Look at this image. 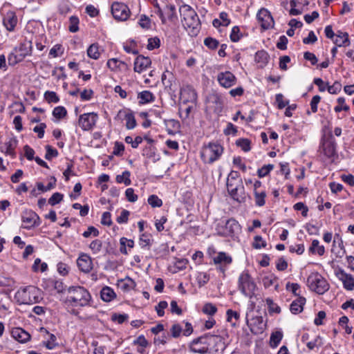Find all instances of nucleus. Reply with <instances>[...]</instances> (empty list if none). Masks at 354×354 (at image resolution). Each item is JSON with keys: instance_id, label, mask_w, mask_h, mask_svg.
<instances>
[{"instance_id": "1", "label": "nucleus", "mask_w": 354, "mask_h": 354, "mask_svg": "<svg viewBox=\"0 0 354 354\" xmlns=\"http://www.w3.org/2000/svg\"><path fill=\"white\" fill-rule=\"evenodd\" d=\"M180 21L188 34L192 36H196L201 30V21L193 8L189 5L183 4L179 8Z\"/></svg>"}, {"instance_id": "2", "label": "nucleus", "mask_w": 354, "mask_h": 354, "mask_svg": "<svg viewBox=\"0 0 354 354\" xmlns=\"http://www.w3.org/2000/svg\"><path fill=\"white\" fill-rule=\"evenodd\" d=\"M91 296L82 286H70L66 290V304L73 307H84L89 305Z\"/></svg>"}, {"instance_id": "3", "label": "nucleus", "mask_w": 354, "mask_h": 354, "mask_svg": "<svg viewBox=\"0 0 354 354\" xmlns=\"http://www.w3.org/2000/svg\"><path fill=\"white\" fill-rule=\"evenodd\" d=\"M218 342H222V338L220 336L206 335L194 339L190 343L189 349L195 353L206 354L209 352V344Z\"/></svg>"}, {"instance_id": "4", "label": "nucleus", "mask_w": 354, "mask_h": 354, "mask_svg": "<svg viewBox=\"0 0 354 354\" xmlns=\"http://www.w3.org/2000/svg\"><path fill=\"white\" fill-rule=\"evenodd\" d=\"M15 297L21 304H34L39 302L41 299V291L35 286H29L19 290Z\"/></svg>"}, {"instance_id": "5", "label": "nucleus", "mask_w": 354, "mask_h": 354, "mask_svg": "<svg viewBox=\"0 0 354 354\" xmlns=\"http://www.w3.org/2000/svg\"><path fill=\"white\" fill-rule=\"evenodd\" d=\"M223 151V149L221 145L209 142L203 147L201 156L205 163L212 164L221 157Z\"/></svg>"}, {"instance_id": "6", "label": "nucleus", "mask_w": 354, "mask_h": 354, "mask_svg": "<svg viewBox=\"0 0 354 354\" xmlns=\"http://www.w3.org/2000/svg\"><path fill=\"white\" fill-rule=\"evenodd\" d=\"M307 284L311 290L319 295L326 292L330 287L326 279L318 272H313L308 276Z\"/></svg>"}, {"instance_id": "7", "label": "nucleus", "mask_w": 354, "mask_h": 354, "mask_svg": "<svg viewBox=\"0 0 354 354\" xmlns=\"http://www.w3.org/2000/svg\"><path fill=\"white\" fill-rule=\"evenodd\" d=\"M238 288L243 295L252 299L254 296L257 286L248 272L244 271L239 277Z\"/></svg>"}, {"instance_id": "8", "label": "nucleus", "mask_w": 354, "mask_h": 354, "mask_svg": "<svg viewBox=\"0 0 354 354\" xmlns=\"http://www.w3.org/2000/svg\"><path fill=\"white\" fill-rule=\"evenodd\" d=\"M216 231L222 236L233 237L240 232L241 226L235 219L230 218L225 223H218Z\"/></svg>"}, {"instance_id": "9", "label": "nucleus", "mask_w": 354, "mask_h": 354, "mask_svg": "<svg viewBox=\"0 0 354 354\" xmlns=\"http://www.w3.org/2000/svg\"><path fill=\"white\" fill-rule=\"evenodd\" d=\"M111 13L115 20L124 21L130 16V10L124 3L115 1L111 5Z\"/></svg>"}, {"instance_id": "10", "label": "nucleus", "mask_w": 354, "mask_h": 354, "mask_svg": "<svg viewBox=\"0 0 354 354\" xmlns=\"http://www.w3.org/2000/svg\"><path fill=\"white\" fill-rule=\"evenodd\" d=\"M227 189L230 196L239 203H243L246 200V194L242 182L238 183H230L227 185Z\"/></svg>"}, {"instance_id": "11", "label": "nucleus", "mask_w": 354, "mask_h": 354, "mask_svg": "<svg viewBox=\"0 0 354 354\" xmlns=\"http://www.w3.org/2000/svg\"><path fill=\"white\" fill-rule=\"evenodd\" d=\"M98 115L94 112L84 113L80 115L78 124L83 131H91L95 127Z\"/></svg>"}, {"instance_id": "12", "label": "nucleus", "mask_w": 354, "mask_h": 354, "mask_svg": "<svg viewBox=\"0 0 354 354\" xmlns=\"http://www.w3.org/2000/svg\"><path fill=\"white\" fill-rule=\"evenodd\" d=\"M245 319L246 324L252 333L259 334L263 332L265 324L262 316H254L252 314L250 315L249 313H247Z\"/></svg>"}, {"instance_id": "13", "label": "nucleus", "mask_w": 354, "mask_h": 354, "mask_svg": "<svg viewBox=\"0 0 354 354\" xmlns=\"http://www.w3.org/2000/svg\"><path fill=\"white\" fill-rule=\"evenodd\" d=\"M21 220L24 227L30 229L40 224L39 216L30 209L24 210L21 214Z\"/></svg>"}, {"instance_id": "14", "label": "nucleus", "mask_w": 354, "mask_h": 354, "mask_svg": "<svg viewBox=\"0 0 354 354\" xmlns=\"http://www.w3.org/2000/svg\"><path fill=\"white\" fill-rule=\"evenodd\" d=\"M257 17L261 24V26L264 30L269 29L274 26V19L270 12L266 8H261L259 10Z\"/></svg>"}, {"instance_id": "15", "label": "nucleus", "mask_w": 354, "mask_h": 354, "mask_svg": "<svg viewBox=\"0 0 354 354\" xmlns=\"http://www.w3.org/2000/svg\"><path fill=\"white\" fill-rule=\"evenodd\" d=\"M335 276L342 282L346 290H354V278L351 274H347L342 269H339L335 271Z\"/></svg>"}, {"instance_id": "16", "label": "nucleus", "mask_w": 354, "mask_h": 354, "mask_svg": "<svg viewBox=\"0 0 354 354\" xmlns=\"http://www.w3.org/2000/svg\"><path fill=\"white\" fill-rule=\"evenodd\" d=\"M217 80L220 85L224 88H230L236 82V77L230 71L219 73L217 75Z\"/></svg>"}, {"instance_id": "17", "label": "nucleus", "mask_w": 354, "mask_h": 354, "mask_svg": "<svg viewBox=\"0 0 354 354\" xmlns=\"http://www.w3.org/2000/svg\"><path fill=\"white\" fill-rule=\"evenodd\" d=\"M180 98L183 103H194L197 100L195 90L190 86H186L181 88Z\"/></svg>"}, {"instance_id": "18", "label": "nucleus", "mask_w": 354, "mask_h": 354, "mask_svg": "<svg viewBox=\"0 0 354 354\" xmlns=\"http://www.w3.org/2000/svg\"><path fill=\"white\" fill-rule=\"evenodd\" d=\"M151 64V61L149 57L138 55L135 59L133 70L135 72L140 73L145 71Z\"/></svg>"}, {"instance_id": "19", "label": "nucleus", "mask_w": 354, "mask_h": 354, "mask_svg": "<svg viewBox=\"0 0 354 354\" xmlns=\"http://www.w3.org/2000/svg\"><path fill=\"white\" fill-rule=\"evenodd\" d=\"M80 270L85 273L89 272L93 268L91 259L86 254L81 255L77 260Z\"/></svg>"}, {"instance_id": "20", "label": "nucleus", "mask_w": 354, "mask_h": 354, "mask_svg": "<svg viewBox=\"0 0 354 354\" xmlns=\"http://www.w3.org/2000/svg\"><path fill=\"white\" fill-rule=\"evenodd\" d=\"M12 337L21 343H25L30 338L28 333L25 331L21 328H15L11 332Z\"/></svg>"}, {"instance_id": "21", "label": "nucleus", "mask_w": 354, "mask_h": 354, "mask_svg": "<svg viewBox=\"0 0 354 354\" xmlns=\"http://www.w3.org/2000/svg\"><path fill=\"white\" fill-rule=\"evenodd\" d=\"M335 36L336 38L333 39V43L337 46H348L351 44L348 34L347 32L339 30L336 33Z\"/></svg>"}, {"instance_id": "22", "label": "nucleus", "mask_w": 354, "mask_h": 354, "mask_svg": "<svg viewBox=\"0 0 354 354\" xmlns=\"http://www.w3.org/2000/svg\"><path fill=\"white\" fill-rule=\"evenodd\" d=\"M3 25L8 31H12L17 24V18L12 12H8L3 18Z\"/></svg>"}, {"instance_id": "23", "label": "nucleus", "mask_w": 354, "mask_h": 354, "mask_svg": "<svg viewBox=\"0 0 354 354\" xmlns=\"http://www.w3.org/2000/svg\"><path fill=\"white\" fill-rule=\"evenodd\" d=\"M336 144L333 140H327L323 143L322 150L324 154L328 158H332L335 154Z\"/></svg>"}, {"instance_id": "24", "label": "nucleus", "mask_w": 354, "mask_h": 354, "mask_svg": "<svg viewBox=\"0 0 354 354\" xmlns=\"http://www.w3.org/2000/svg\"><path fill=\"white\" fill-rule=\"evenodd\" d=\"M306 303V299L303 297H299L297 299L293 301L290 306V310L293 314H298L303 310L304 305Z\"/></svg>"}, {"instance_id": "25", "label": "nucleus", "mask_w": 354, "mask_h": 354, "mask_svg": "<svg viewBox=\"0 0 354 354\" xmlns=\"http://www.w3.org/2000/svg\"><path fill=\"white\" fill-rule=\"evenodd\" d=\"M100 296L103 301L109 302L112 301L116 295L112 288L108 286H105L102 289L100 292Z\"/></svg>"}, {"instance_id": "26", "label": "nucleus", "mask_w": 354, "mask_h": 354, "mask_svg": "<svg viewBox=\"0 0 354 354\" xmlns=\"http://www.w3.org/2000/svg\"><path fill=\"white\" fill-rule=\"evenodd\" d=\"M213 261L215 264L229 265L232 263V258L225 252H219Z\"/></svg>"}, {"instance_id": "27", "label": "nucleus", "mask_w": 354, "mask_h": 354, "mask_svg": "<svg viewBox=\"0 0 354 354\" xmlns=\"http://www.w3.org/2000/svg\"><path fill=\"white\" fill-rule=\"evenodd\" d=\"M17 145V140L15 138L10 139L8 142H6L4 144L5 146V153L7 155L15 157V149L16 148Z\"/></svg>"}, {"instance_id": "28", "label": "nucleus", "mask_w": 354, "mask_h": 354, "mask_svg": "<svg viewBox=\"0 0 354 354\" xmlns=\"http://www.w3.org/2000/svg\"><path fill=\"white\" fill-rule=\"evenodd\" d=\"M309 251L313 254L317 253L319 256H322L325 252V249L324 245H319V241L318 240L315 239L312 241V244L309 248Z\"/></svg>"}, {"instance_id": "29", "label": "nucleus", "mask_w": 354, "mask_h": 354, "mask_svg": "<svg viewBox=\"0 0 354 354\" xmlns=\"http://www.w3.org/2000/svg\"><path fill=\"white\" fill-rule=\"evenodd\" d=\"M269 59L268 53L264 50L258 51L255 55V60L257 63L260 64L261 66L266 64Z\"/></svg>"}, {"instance_id": "30", "label": "nucleus", "mask_w": 354, "mask_h": 354, "mask_svg": "<svg viewBox=\"0 0 354 354\" xmlns=\"http://www.w3.org/2000/svg\"><path fill=\"white\" fill-rule=\"evenodd\" d=\"M138 98H140V102L145 104L153 102L154 100V96L152 93L149 91H144L138 94Z\"/></svg>"}, {"instance_id": "31", "label": "nucleus", "mask_w": 354, "mask_h": 354, "mask_svg": "<svg viewBox=\"0 0 354 354\" xmlns=\"http://www.w3.org/2000/svg\"><path fill=\"white\" fill-rule=\"evenodd\" d=\"M87 55L90 58L97 59L100 55L98 45L97 44H91L87 49Z\"/></svg>"}, {"instance_id": "32", "label": "nucleus", "mask_w": 354, "mask_h": 354, "mask_svg": "<svg viewBox=\"0 0 354 354\" xmlns=\"http://www.w3.org/2000/svg\"><path fill=\"white\" fill-rule=\"evenodd\" d=\"M130 176L131 174L129 171H124L121 175H118L116 176V181L118 183H123L127 186L129 185L131 183Z\"/></svg>"}, {"instance_id": "33", "label": "nucleus", "mask_w": 354, "mask_h": 354, "mask_svg": "<svg viewBox=\"0 0 354 354\" xmlns=\"http://www.w3.org/2000/svg\"><path fill=\"white\" fill-rule=\"evenodd\" d=\"M254 195L255 203L257 206L261 207L265 205V198L266 196V193L265 191L254 192Z\"/></svg>"}, {"instance_id": "34", "label": "nucleus", "mask_w": 354, "mask_h": 354, "mask_svg": "<svg viewBox=\"0 0 354 354\" xmlns=\"http://www.w3.org/2000/svg\"><path fill=\"white\" fill-rule=\"evenodd\" d=\"M266 304L268 305V311L270 314L272 313H280L281 308L275 304L273 300L270 298H267L266 299Z\"/></svg>"}, {"instance_id": "35", "label": "nucleus", "mask_w": 354, "mask_h": 354, "mask_svg": "<svg viewBox=\"0 0 354 354\" xmlns=\"http://www.w3.org/2000/svg\"><path fill=\"white\" fill-rule=\"evenodd\" d=\"M277 278L272 275L266 276L263 278V283L266 288L270 287L271 286L275 285L277 287Z\"/></svg>"}, {"instance_id": "36", "label": "nucleus", "mask_w": 354, "mask_h": 354, "mask_svg": "<svg viewBox=\"0 0 354 354\" xmlns=\"http://www.w3.org/2000/svg\"><path fill=\"white\" fill-rule=\"evenodd\" d=\"M70 25L68 26V30L71 32H76L79 30V19L76 16H71L69 19Z\"/></svg>"}, {"instance_id": "37", "label": "nucleus", "mask_w": 354, "mask_h": 354, "mask_svg": "<svg viewBox=\"0 0 354 354\" xmlns=\"http://www.w3.org/2000/svg\"><path fill=\"white\" fill-rule=\"evenodd\" d=\"M107 66L112 71L115 70L118 68H120L121 66H126L127 64L118 59H110L107 62Z\"/></svg>"}, {"instance_id": "38", "label": "nucleus", "mask_w": 354, "mask_h": 354, "mask_svg": "<svg viewBox=\"0 0 354 354\" xmlns=\"http://www.w3.org/2000/svg\"><path fill=\"white\" fill-rule=\"evenodd\" d=\"M44 98L48 103H57L59 101V97L54 91H46L44 93Z\"/></svg>"}, {"instance_id": "39", "label": "nucleus", "mask_w": 354, "mask_h": 354, "mask_svg": "<svg viewBox=\"0 0 354 354\" xmlns=\"http://www.w3.org/2000/svg\"><path fill=\"white\" fill-rule=\"evenodd\" d=\"M149 204L152 207H160L162 205V201L156 195H151L147 200Z\"/></svg>"}, {"instance_id": "40", "label": "nucleus", "mask_w": 354, "mask_h": 354, "mask_svg": "<svg viewBox=\"0 0 354 354\" xmlns=\"http://www.w3.org/2000/svg\"><path fill=\"white\" fill-rule=\"evenodd\" d=\"M66 114V109L64 106H57L53 111V115L57 119L63 118Z\"/></svg>"}, {"instance_id": "41", "label": "nucleus", "mask_w": 354, "mask_h": 354, "mask_svg": "<svg viewBox=\"0 0 354 354\" xmlns=\"http://www.w3.org/2000/svg\"><path fill=\"white\" fill-rule=\"evenodd\" d=\"M126 127L128 129H133L136 126L135 117L132 113H127L125 115Z\"/></svg>"}, {"instance_id": "42", "label": "nucleus", "mask_w": 354, "mask_h": 354, "mask_svg": "<svg viewBox=\"0 0 354 354\" xmlns=\"http://www.w3.org/2000/svg\"><path fill=\"white\" fill-rule=\"evenodd\" d=\"M89 248L93 254H97L102 250V242L99 239H95L91 243Z\"/></svg>"}, {"instance_id": "43", "label": "nucleus", "mask_w": 354, "mask_h": 354, "mask_svg": "<svg viewBox=\"0 0 354 354\" xmlns=\"http://www.w3.org/2000/svg\"><path fill=\"white\" fill-rule=\"evenodd\" d=\"M46 152L45 154V158L46 160H51L53 158L57 157L58 156V151L57 149L53 148L50 145H46L45 147Z\"/></svg>"}, {"instance_id": "44", "label": "nucleus", "mask_w": 354, "mask_h": 354, "mask_svg": "<svg viewBox=\"0 0 354 354\" xmlns=\"http://www.w3.org/2000/svg\"><path fill=\"white\" fill-rule=\"evenodd\" d=\"M322 338L320 336H317L313 341H310L306 343V346L310 350H313L315 347L322 346Z\"/></svg>"}, {"instance_id": "45", "label": "nucleus", "mask_w": 354, "mask_h": 354, "mask_svg": "<svg viewBox=\"0 0 354 354\" xmlns=\"http://www.w3.org/2000/svg\"><path fill=\"white\" fill-rule=\"evenodd\" d=\"M57 338L56 336L53 334L50 335V339L46 342H44L43 344L49 350H52L55 348L57 346V343L56 342Z\"/></svg>"}, {"instance_id": "46", "label": "nucleus", "mask_w": 354, "mask_h": 354, "mask_svg": "<svg viewBox=\"0 0 354 354\" xmlns=\"http://www.w3.org/2000/svg\"><path fill=\"white\" fill-rule=\"evenodd\" d=\"M238 182H242L241 179L239 178V173L232 171L227 178L226 185H230V183L236 184L238 183Z\"/></svg>"}, {"instance_id": "47", "label": "nucleus", "mask_w": 354, "mask_h": 354, "mask_svg": "<svg viewBox=\"0 0 354 354\" xmlns=\"http://www.w3.org/2000/svg\"><path fill=\"white\" fill-rule=\"evenodd\" d=\"M217 311V308L211 303H207L203 308V312L209 315H214Z\"/></svg>"}, {"instance_id": "48", "label": "nucleus", "mask_w": 354, "mask_h": 354, "mask_svg": "<svg viewBox=\"0 0 354 354\" xmlns=\"http://www.w3.org/2000/svg\"><path fill=\"white\" fill-rule=\"evenodd\" d=\"M283 335L281 332L272 333L270 337V344L272 346L276 347L282 339Z\"/></svg>"}, {"instance_id": "49", "label": "nucleus", "mask_w": 354, "mask_h": 354, "mask_svg": "<svg viewBox=\"0 0 354 354\" xmlns=\"http://www.w3.org/2000/svg\"><path fill=\"white\" fill-rule=\"evenodd\" d=\"M204 44L209 49H216L218 46V41L212 37H207L204 40Z\"/></svg>"}, {"instance_id": "50", "label": "nucleus", "mask_w": 354, "mask_h": 354, "mask_svg": "<svg viewBox=\"0 0 354 354\" xmlns=\"http://www.w3.org/2000/svg\"><path fill=\"white\" fill-rule=\"evenodd\" d=\"M337 102L339 105L336 106L334 109L335 112H340L342 110L347 111L349 110V106L345 104V99L344 97H339Z\"/></svg>"}, {"instance_id": "51", "label": "nucleus", "mask_w": 354, "mask_h": 354, "mask_svg": "<svg viewBox=\"0 0 354 354\" xmlns=\"http://www.w3.org/2000/svg\"><path fill=\"white\" fill-rule=\"evenodd\" d=\"M236 145L241 147L244 151L250 150V142L248 139H239L236 140Z\"/></svg>"}, {"instance_id": "52", "label": "nucleus", "mask_w": 354, "mask_h": 354, "mask_svg": "<svg viewBox=\"0 0 354 354\" xmlns=\"http://www.w3.org/2000/svg\"><path fill=\"white\" fill-rule=\"evenodd\" d=\"M63 199V194L56 192L54 193L51 197L48 199V203L51 205H55L60 203Z\"/></svg>"}, {"instance_id": "53", "label": "nucleus", "mask_w": 354, "mask_h": 354, "mask_svg": "<svg viewBox=\"0 0 354 354\" xmlns=\"http://www.w3.org/2000/svg\"><path fill=\"white\" fill-rule=\"evenodd\" d=\"M160 41L158 37H152L148 39L147 49L153 50L160 46Z\"/></svg>"}, {"instance_id": "54", "label": "nucleus", "mask_w": 354, "mask_h": 354, "mask_svg": "<svg viewBox=\"0 0 354 354\" xmlns=\"http://www.w3.org/2000/svg\"><path fill=\"white\" fill-rule=\"evenodd\" d=\"M129 316L127 314H113L111 317V319L120 324L127 321Z\"/></svg>"}, {"instance_id": "55", "label": "nucleus", "mask_w": 354, "mask_h": 354, "mask_svg": "<svg viewBox=\"0 0 354 354\" xmlns=\"http://www.w3.org/2000/svg\"><path fill=\"white\" fill-rule=\"evenodd\" d=\"M240 29L238 26H234L230 34V39L233 42L238 41L241 38Z\"/></svg>"}, {"instance_id": "56", "label": "nucleus", "mask_w": 354, "mask_h": 354, "mask_svg": "<svg viewBox=\"0 0 354 354\" xmlns=\"http://www.w3.org/2000/svg\"><path fill=\"white\" fill-rule=\"evenodd\" d=\"M167 302L165 301H161L156 306L157 314L159 317H162L165 314L164 310L167 307Z\"/></svg>"}, {"instance_id": "57", "label": "nucleus", "mask_w": 354, "mask_h": 354, "mask_svg": "<svg viewBox=\"0 0 354 354\" xmlns=\"http://www.w3.org/2000/svg\"><path fill=\"white\" fill-rule=\"evenodd\" d=\"M342 89V84L339 82H335L332 86H328L327 90L330 94H336Z\"/></svg>"}, {"instance_id": "58", "label": "nucleus", "mask_w": 354, "mask_h": 354, "mask_svg": "<svg viewBox=\"0 0 354 354\" xmlns=\"http://www.w3.org/2000/svg\"><path fill=\"white\" fill-rule=\"evenodd\" d=\"M125 196L129 202H136L138 200V196L134 194L133 188H128L125 192Z\"/></svg>"}, {"instance_id": "59", "label": "nucleus", "mask_w": 354, "mask_h": 354, "mask_svg": "<svg viewBox=\"0 0 354 354\" xmlns=\"http://www.w3.org/2000/svg\"><path fill=\"white\" fill-rule=\"evenodd\" d=\"M91 235H93L94 237H96L99 235L98 230L93 226L88 227L87 230L83 233V236L85 238H88Z\"/></svg>"}, {"instance_id": "60", "label": "nucleus", "mask_w": 354, "mask_h": 354, "mask_svg": "<svg viewBox=\"0 0 354 354\" xmlns=\"http://www.w3.org/2000/svg\"><path fill=\"white\" fill-rule=\"evenodd\" d=\"M129 212L127 209H123L120 215L117 218L116 221L118 223H126L128 221Z\"/></svg>"}, {"instance_id": "61", "label": "nucleus", "mask_w": 354, "mask_h": 354, "mask_svg": "<svg viewBox=\"0 0 354 354\" xmlns=\"http://www.w3.org/2000/svg\"><path fill=\"white\" fill-rule=\"evenodd\" d=\"M46 128L45 123H40L39 125L34 127L33 131L37 133L38 138H42L44 136V130Z\"/></svg>"}, {"instance_id": "62", "label": "nucleus", "mask_w": 354, "mask_h": 354, "mask_svg": "<svg viewBox=\"0 0 354 354\" xmlns=\"http://www.w3.org/2000/svg\"><path fill=\"white\" fill-rule=\"evenodd\" d=\"M294 209L297 211H301L303 216L306 217L308 214V207L301 202L297 203L294 205Z\"/></svg>"}, {"instance_id": "63", "label": "nucleus", "mask_w": 354, "mask_h": 354, "mask_svg": "<svg viewBox=\"0 0 354 354\" xmlns=\"http://www.w3.org/2000/svg\"><path fill=\"white\" fill-rule=\"evenodd\" d=\"M24 155L28 160H32L35 158V151L28 145H25L24 147Z\"/></svg>"}, {"instance_id": "64", "label": "nucleus", "mask_w": 354, "mask_h": 354, "mask_svg": "<svg viewBox=\"0 0 354 354\" xmlns=\"http://www.w3.org/2000/svg\"><path fill=\"white\" fill-rule=\"evenodd\" d=\"M134 345H139L140 347L146 348L148 345V341L144 337V335H140L136 339H135L133 342Z\"/></svg>"}]
</instances>
